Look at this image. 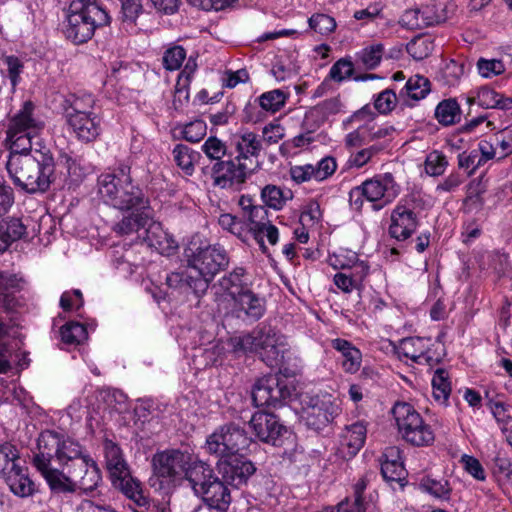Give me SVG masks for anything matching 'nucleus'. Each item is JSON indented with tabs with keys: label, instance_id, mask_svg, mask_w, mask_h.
<instances>
[{
	"label": "nucleus",
	"instance_id": "58836bf2",
	"mask_svg": "<svg viewBox=\"0 0 512 512\" xmlns=\"http://www.w3.org/2000/svg\"><path fill=\"white\" fill-rule=\"evenodd\" d=\"M111 482L116 489L137 504H141L144 500L141 483L131 476L130 470H127V475L122 474L111 478Z\"/></svg>",
	"mask_w": 512,
	"mask_h": 512
},
{
	"label": "nucleus",
	"instance_id": "423d86ee",
	"mask_svg": "<svg viewBox=\"0 0 512 512\" xmlns=\"http://www.w3.org/2000/svg\"><path fill=\"white\" fill-rule=\"evenodd\" d=\"M44 122L35 115V105L25 101L21 109L10 119L6 144L10 154L32 152V140L43 129Z\"/></svg>",
	"mask_w": 512,
	"mask_h": 512
},
{
	"label": "nucleus",
	"instance_id": "4468645a",
	"mask_svg": "<svg viewBox=\"0 0 512 512\" xmlns=\"http://www.w3.org/2000/svg\"><path fill=\"white\" fill-rule=\"evenodd\" d=\"M290 389L276 375L259 379L252 390V400L257 407L277 408L290 397Z\"/></svg>",
	"mask_w": 512,
	"mask_h": 512
},
{
	"label": "nucleus",
	"instance_id": "c03bdc74",
	"mask_svg": "<svg viewBox=\"0 0 512 512\" xmlns=\"http://www.w3.org/2000/svg\"><path fill=\"white\" fill-rule=\"evenodd\" d=\"M291 198L292 194L289 190L285 192L276 185L269 184L261 190V199L265 204L264 206L276 211L281 210L286 202Z\"/></svg>",
	"mask_w": 512,
	"mask_h": 512
},
{
	"label": "nucleus",
	"instance_id": "bf43d9fd",
	"mask_svg": "<svg viewBox=\"0 0 512 512\" xmlns=\"http://www.w3.org/2000/svg\"><path fill=\"white\" fill-rule=\"evenodd\" d=\"M203 153L210 159L216 160L217 162L223 161L222 158L225 156L227 147L224 142L215 136H210L202 145Z\"/></svg>",
	"mask_w": 512,
	"mask_h": 512
},
{
	"label": "nucleus",
	"instance_id": "6e6552de",
	"mask_svg": "<svg viewBox=\"0 0 512 512\" xmlns=\"http://www.w3.org/2000/svg\"><path fill=\"white\" fill-rule=\"evenodd\" d=\"M252 443L247 432L235 423L219 426L205 442V449L218 460L240 455L246 452Z\"/></svg>",
	"mask_w": 512,
	"mask_h": 512
},
{
	"label": "nucleus",
	"instance_id": "473e14b6",
	"mask_svg": "<svg viewBox=\"0 0 512 512\" xmlns=\"http://www.w3.org/2000/svg\"><path fill=\"white\" fill-rule=\"evenodd\" d=\"M8 485L10 491L18 497H29L34 494L36 488L30 479L28 468L24 465L12 471L2 478Z\"/></svg>",
	"mask_w": 512,
	"mask_h": 512
},
{
	"label": "nucleus",
	"instance_id": "f257e3e1",
	"mask_svg": "<svg viewBox=\"0 0 512 512\" xmlns=\"http://www.w3.org/2000/svg\"><path fill=\"white\" fill-rule=\"evenodd\" d=\"M6 169L14 184L28 193L45 192L52 183L55 165L49 152L34 149L9 155Z\"/></svg>",
	"mask_w": 512,
	"mask_h": 512
},
{
	"label": "nucleus",
	"instance_id": "ddd939ff",
	"mask_svg": "<svg viewBox=\"0 0 512 512\" xmlns=\"http://www.w3.org/2000/svg\"><path fill=\"white\" fill-rule=\"evenodd\" d=\"M290 389L276 375L259 379L252 390V400L257 407L277 408L290 397Z\"/></svg>",
	"mask_w": 512,
	"mask_h": 512
},
{
	"label": "nucleus",
	"instance_id": "2eb2a0df",
	"mask_svg": "<svg viewBox=\"0 0 512 512\" xmlns=\"http://www.w3.org/2000/svg\"><path fill=\"white\" fill-rule=\"evenodd\" d=\"M364 197L369 202H379L375 207L381 209L396 199L400 186L391 173L376 175L361 184Z\"/></svg>",
	"mask_w": 512,
	"mask_h": 512
},
{
	"label": "nucleus",
	"instance_id": "a211bd4d",
	"mask_svg": "<svg viewBox=\"0 0 512 512\" xmlns=\"http://www.w3.org/2000/svg\"><path fill=\"white\" fill-rule=\"evenodd\" d=\"M69 474H71L74 491L77 488L84 492L92 491L101 481V473L96 462L87 455L74 462L69 469Z\"/></svg>",
	"mask_w": 512,
	"mask_h": 512
},
{
	"label": "nucleus",
	"instance_id": "cd10ccee",
	"mask_svg": "<svg viewBox=\"0 0 512 512\" xmlns=\"http://www.w3.org/2000/svg\"><path fill=\"white\" fill-rule=\"evenodd\" d=\"M33 464L47 481L51 490L56 492H74L71 474L68 476L51 466V462L33 458Z\"/></svg>",
	"mask_w": 512,
	"mask_h": 512
},
{
	"label": "nucleus",
	"instance_id": "72a5a7b5",
	"mask_svg": "<svg viewBox=\"0 0 512 512\" xmlns=\"http://www.w3.org/2000/svg\"><path fill=\"white\" fill-rule=\"evenodd\" d=\"M332 347L341 353L342 356V368L346 373L354 374L361 366L362 353L355 347L351 342L336 338L331 342Z\"/></svg>",
	"mask_w": 512,
	"mask_h": 512
},
{
	"label": "nucleus",
	"instance_id": "680f3d73",
	"mask_svg": "<svg viewBox=\"0 0 512 512\" xmlns=\"http://www.w3.org/2000/svg\"><path fill=\"white\" fill-rule=\"evenodd\" d=\"M21 279L16 275L0 272V301L10 308L9 290L18 289Z\"/></svg>",
	"mask_w": 512,
	"mask_h": 512
},
{
	"label": "nucleus",
	"instance_id": "4d7b16f0",
	"mask_svg": "<svg viewBox=\"0 0 512 512\" xmlns=\"http://www.w3.org/2000/svg\"><path fill=\"white\" fill-rule=\"evenodd\" d=\"M1 224L4 226L5 237L7 238L9 245L27 235V226L20 218H8L1 222Z\"/></svg>",
	"mask_w": 512,
	"mask_h": 512
},
{
	"label": "nucleus",
	"instance_id": "774afa93",
	"mask_svg": "<svg viewBox=\"0 0 512 512\" xmlns=\"http://www.w3.org/2000/svg\"><path fill=\"white\" fill-rule=\"evenodd\" d=\"M495 137L499 147V159L512 154V126L502 128Z\"/></svg>",
	"mask_w": 512,
	"mask_h": 512
},
{
	"label": "nucleus",
	"instance_id": "f704fd0d",
	"mask_svg": "<svg viewBox=\"0 0 512 512\" xmlns=\"http://www.w3.org/2000/svg\"><path fill=\"white\" fill-rule=\"evenodd\" d=\"M166 284L172 289L192 290L197 296L203 295L208 289L205 279H197L181 272H171L166 276Z\"/></svg>",
	"mask_w": 512,
	"mask_h": 512
},
{
	"label": "nucleus",
	"instance_id": "f3484780",
	"mask_svg": "<svg viewBox=\"0 0 512 512\" xmlns=\"http://www.w3.org/2000/svg\"><path fill=\"white\" fill-rule=\"evenodd\" d=\"M339 413V405L328 395L312 398L304 411L307 425L315 430L326 427Z\"/></svg>",
	"mask_w": 512,
	"mask_h": 512
},
{
	"label": "nucleus",
	"instance_id": "3c124183",
	"mask_svg": "<svg viewBox=\"0 0 512 512\" xmlns=\"http://www.w3.org/2000/svg\"><path fill=\"white\" fill-rule=\"evenodd\" d=\"M489 407L502 432L512 426V407L499 399L490 400Z\"/></svg>",
	"mask_w": 512,
	"mask_h": 512
},
{
	"label": "nucleus",
	"instance_id": "a878e982",
	"mask_svg": "<svg viewBox=\"0 0 512 512\" xmlns=\"http://www.w3.org/2000/svg\"><path fill=\"white\" fill-rule=\"evenodd\" d=\"M144 229L145 242L160 254L170 255L176 250V241L166 231H164L159 222L153 220L152 214L149 224L146 225Z\"/></svg>",
	"mask_w": 512,
	"mask_h": 512
},
{
	"label": "nucleus",
	"instance_id": "aec40b11",
	"mask_svg": "<svg viewBox=\"0 0 512 512\" xmlns=\"http://www.w3.org/2000/svg\"><path fill=\"white\" fill-rule=\"evenodd\" d=\"M187 464V456L179 450H166L152 458L154 474L168 481L180 475Z\"/></svg>",
	"mask_w": 512,
	"mask_h": 512
},
{
	"label": "nucleus",
	"instance_id": "9d476101",
	"mask_svg": "<svg viewBox=\"0 0 512 512\" xmlns=\"http://www.w3.org/2000/svg\"><path fill=\"white\" fill-rule=\"evenodd\" d=\"M39 453L34 457L51 462L55 459L59 464L65 465L72 462V465L78 458H82L81 446L73 439L61 435L55 431H43L37 442Z\"/></svg>",
	"mask_w": 512,
	"mask_h": 512
},
{
	"label": "nucleus",
	"instance_id": "f03ea898",
	"mask_svg": "<svg viewBox=\"0 0 512 512\" xmlns=\"http://www.w3.org/2000/svg\"><path fill=\"white\" fill-rule=\"evenodd\" d=\"M130 173V166L120 164L114 172L101 174L97 180L100 197L120 211L138 210L149 204V199L133 182Z\"/></svg>",
	"mask_w": 512,
	"mask_h": 512
},
{
	"label": "nucleus",
	"instance_id": "393cba45",
	"mask_svg": "<svg viewBox=\"0 0 512 512\" xmlns=\"http://www.w3.org/2000/svg\"><path fill=\"white\" fill-rule=\"evenodd\" d=\"M75 137L85 143L95 141L101 133V118L97 113L85 114L65 120Z\"/></svg>",
	"mask_w": 512,
	"mask_h": 512
},
{
	"label": "nucleus",
	"instance_id": "052dcab7",
	"mask_svg": "<svg viewBox=\"0 0 512 512\" xmlns=\"http://www.w3.org/2000/svg\"><path fill=\"white\" fill-rule=\"evenodd\" d=\"M309 26L321 35H328L336 28V21L327 14H314L309 18Z\"/></svg>",
	"mask_w": 512,
	"mask_h": 512
},
{
	"label": "nucleus",
	"instance_id": "c85d7f7f",
	"mask_svg": "<svg viewBox=\"0 0 512 512\" xmlns=\"http://www.w3.org/2000/svg\"><path fill=\"white\" fill-rule=\"evenodd\" d=\"M96 99L89 93H78L67 95L62 104L63 116L65 120L70 117H78L85 114L96 113L95 110Z\"/></svg>",
	"mask_w": 512,
	"mask_h": 512
},
{
	"label": "nucleus",
	"instance_id": "9b49d317",
	"mask_svg": "<svg viewBox=\"0 0 512 512\" xmlns=\"http://www.w3.org/2000/svg\"><path fill=\"white\" fill-rule=\"evenodd\" d=\"M249 288H251V282L244 268L236 267L231 272L223 275L212 285L217 311L220 314L228 315L233 299Z\"/></svg>",
	"mask_w": 512,
	"mask_h": 512
},
{
	"label": "nucleus",
	"instance_id": "5fc2aeb1",
	"mask_svg": "<svg viewBox=\"0 0 512 512\" xmlns=\"http://www.w3.org/2000/svg\"><path fill=\"white\" fill-rule=\"evenodd\" d=\"M492 471L498 481L512 485V463L508 457L497 454L493 459Z\"/></svg>",
	"mask_w": 512,
	"mask_h": 512
},
{
	"label": "nucleus",
	"instance_id": "20e7f679",
	"mask_svg": "<svg viewBox=\"0 0 512 512\" xmlns=\"http://www.w3.org/2000/svg\"><path fill=\"white\" fill-rule=\"evenodd\" d=\"M232 342L235 352H255L270 367L282 364L284 354L289 351L286 336L270 326L258 327Z\"/></svg>",
	"mask_w": 512,
	"mask_h": 512
},
{
	"label": "nucleus",
	"instance_id": "1a4fd4ad",
	"mask_svg": "<svg viewBox=\"0 0 512 512\" xmlns=\"http://www.w3.org/2000/svg\"><path fill=\"white\" fill-rule=\"evenodd\" d=\"M238 205L243 211V216L247 220V233H250L263 253L267 252L264 243V235L269 244L275 245L279 239L278 228L271 223L268 210L264 205H256L252 197L242 195L238 200Z\"/></svg>",
	"mask_w": 512,
	"mask_h": 512
},
{
	"label": "nucleus",
	"instance_id": "49530a36",
	"mask_svg": "<svg viewBox=\"0 0 512 512\" xmlns=\"http://www.w3.org/2000/svg\"><path fill=\"white\" fill-rule=\"evenodd\" d=\"M173 158L176 165L182 169L186 175H192L194 172V163L200 156L199 153L184 144H177L173 151Z\"/></svg>",
	"mask_w": 512,
	"mask_h": 512
},
{
	"label": "nucleus",
	"instance_id": "69168bd1",
	"mask_svg": "<svg viewBox=\"0 0 512 512\" xmlns=\"http://www.w3.org/2000/svg\"><path fill=\"white\" fill-rule=\"evenodd\" d=\"M186 58V50L182 46H173L163 55V65L167 70H178Z\"/></svg>",
	"mask_w": 512,
	"mask_h": 512
},
{
	"label": "nucleus",
	"instance_id": "8fccbe9b",
	"mask_svg": "<svg viewBox=\"0 0 512 512\" xmlns=\"http://www.w3.org/2000/svg\"><path fill=\"white\" fill-rule=\"evenodd\" d=\"M408 54L415 60L427 58L434 49V42L430 37L418 36L412 39L406 46Z\"/></svg>",
	"mask_w": 512,
	"mask_h": 512
},
{
	"label": "nucleus",
	"instance_id": "b1692460",
	"mask_svg": "<svg viewBox=\"0 0 512 512\" xmlns=\"http://www.w3.org/2000/svg\"><path fill=\"white\" fill-rule=\"evenodd\" d=\"M255 435L263 442L275 444L285 430L277 417L267 412H256L249 422Z\"/></svg>",
	"mask_w": 512,
	"mask_h": 512
},
{
	"label": "nucleus",
	"instance_id": "6ab92c4d",
	"mask_svg": "<svg viewBox=\"0 0 512 512\" xmlns=\"http://www.w3.org/2000/svg\"><path fill=\"white\" fill-rule=\"evenodd\" d=\"M217 470L227 484L238 487L247 482L256 468L251 461L233 456L218 460Z\"/></svg>",
	"mask_w": 512,
	"mask_h": 512
},
{
	"label": "nucleus",
	"instance_id": "f8f14e48",
	"mask_svg": "<svg viewBox=\"0 0 512 512\" xmlns=\"http://www.w3.org/2000/svg\"><path fill=\"white\" fill-rule=\"evenodd\" d=\"M186 255L188 266L200 275L197 279H205L208 285L213 277L229 264L226 250L219 245L197 247L195 250L189 248Z\"/></svg>",
	"mask_w": 512,
	"mask_h": 512
},
{
	"label": "nucleus",
	"instance_id": "37998d69",
	"mask_svg": "<svg viewBox=\"0 0 512 512\" xmlns=\"http://www.w3.org/2000/svg\"><path fill=\"white\" fill-rule=\"evenodd\" d=\"M435 117L444 126H450L460 121L461 109L456 99H445L435 109Z\"/></svg>",
	"mask_w": 512,
	"mask_h": 512
},
{
	"label": "nucleus",
	"instance_id": "2f4dec72",
	"mask_svg": "<svg viewBox=\"0 0 512 512\" xmlns=\"http://www.w3.org/2000/svg\"><path fill=\"white\" fill-rule=\"evenodd\" d=\"M103 451L105 466L110 478L122 474L127 475V470H129L128 463L119 445L110 439H105L103 441Z\"/></svg>",
	"mask_w": 512,
	"mask_h": 512
},
{
	"label": "nucleus",
	"instance_id": "4be33fe9",
	"mask_svg": "<svg viewBox=\"0 0 512 512\" xmlns=\"http://www.w3.org/2000/svg\"><path fill=\"white\" fill-rule=\"evenodd\" d=\"M389 234L398 241H404L411 237L419 224L413 209L398 203L390 216Z\"/></svg>",
	"mask_w": 512,
	"mask_h": 512
},
{
	"label": "nucleus",
	"instance_id": "bb28decb",
	"mask_svg": "<svg viewBox=\"0 0 512 512\" xmlns=\"http://www.w3.org/2000/svg\"><path fill=\"white\" fill-rule=\"evenodd\" d=\"M131 211L132 213L123 216L121 220L112 226V231L118 236L132 235L149 224L152 211L149 204L145 208Z\"/></svg>",
	"mask_w": 512,
	"mask_h": 512
},
{
	"label": "nucleus",
	"instance_id": "338daca9",
	"mask_svg": "<svg viewBox=\"0 0 512 512\" xmlns=\"http://www.w3.org/2000/svg\"><path fill=\"white\" fill-rule=\"evenodd\" d=\"M206 131V123L203 120L197 119L184 126L182 135L186 141L196 143L204 138Z\"/></svg>",
	"mask_w": 512,
	"mask_h": 512
},
{
	"label": "nucleus",
	"instance_id": "09e8293b",
	"mask_svg": "<svg viewBox=\"0 0 512 512\" xmlns=\"http://www.w3.org/2000/svg\"><path fill=\"white\" fill-rule=\"evenodd\" d=\"M61 340L70 345H78L84 342L87 337L86 327L78 322H68L60 329Z\"/></svg>",
	"mask_w": 512,
	"mask_h": 512
},
{
	"label": "nucleus",
	"instance_id": "0e129e2a",
	"mask_svg": "<svg viewBox=\"0 0 512 512\" xmlns=\"http://www.w3.org/2000/svg\"><path fill=\"white\" fill-rule=\"evenodd\" d=\"M60 163L66 168L71 182L78 183L84 179L86 172L78 160L72 158L67 153H63L60 155Z\"/></svg>",
	"mask_w": 512,
	"mask_h": 512
},
{
	"label": "nucleus",
	"instance_id": "e433bc0d",
	"mask_svg": "<svg viewBox=\"0 0 512 512\" xmlns=\"http://www.w3.org/2000/svg\"><path fill=\"white\" fill-rule=\"evenodd\" d=\"M354 272L347 274L344 272L336 273L333 282L338 289L344 293H351L354 289H358L364 278L367 276L369 268L361 262L354 267Z\"/></svg>",
	"mask_w": 512,
	"mask_h": 512
},
{
	"label": "nucleus",
	"instance_id": "5701e85b",
	"mask_svg": "<svg viewBox=\"0 0 512 512\" xmlns=\"http://www.w3.org/2000/svg\"><path fill=\"white\" fill-rule=\"evenodd\" d=\"M232 145L237 155L236 160L245 161L252 167L262 151V142L258 135L249 130H240L232 136Z\"/></svg>",
	"mask_w": 512,
	"mask_h": 512
},
{
	"label": "nucleus",
	"instance_id": "c756f323",
	"mask_svg": "<svg viewBox=\"0 0 512 512\" xmlns=\"http://www.w3.org/2000/svg\"><path fill=\"white\" fill-rule=\"evenodd\" d=\"M381 473L388 482H399L404 479L405 468L397 447H387L381 456Z\"/></svg>",
	"mask_w": 512,
	"mask_h": 512
},
{
	"label": "nucleus",
	"instance_id": "de8ad7c7",
	"mask_svg": "<svg viewBox=\"0 0 512 512\" xmlns=\"http://www.w3.org/2000/svg\"><path fill=\"white\" fill-rule=\"evenodd\" d=\"M433 397L440 404H445L451 393V383L449 381L448 372L439 368L434 372L432 377Z\"/></svg>",
	"mask_w": 512,
	"mask_h": 512
},
{
	"label": "nucleus",
	"instance_id": "864d4df0",
	"mask_svg": "<svg viewBox=\"0 0 512 512\" xmlns=\"http://www.w3.org/2000/svg\"><path fill=\"white\" fill-rule=\"evenodd\" d=\"M448 167L446 156L438 150L431 151L425 159V171L430 176L442 175Z\"/></svg>",
	"mask_w": 512,
	"mask_h": 512
},
{
	"label": "nucleus",
	"instance_id": "a19ab883",
	"mask_svg": "<svg viewBox=\"0 0 512 512\" xmlns=\"http://www.w3.org/2000/svg\"><path fill=\"white\" fill-rule=\"evenodd\" d=\"M426 345H431V338L408 337L400 341L398 352L419 364L424 351H426Z\"/></svg>",
	"mask_w": 512,
	"mask_h": 512
},
{
	"label": "nucleus",
	"instance_id": "ea45409f",
	"mask_svg": "<svg viewBox=\"0 0 512 512\" xmlns=\"http://www.w3.org/2000/svg\"><path fill=\"white\" fill-rule=\"evenodd\" d=\"M17 447L9 442L0 444V478L24 465Z\"/></svg>",
	"mask_w": 512,
	"mask_h": 512
},
{
	"label": "nucleus",
	"instance_id": "412c9836",
	"mask_svg": "<svg viewBox=\"0 0 512 512\" xmlns=\"http://www.w3.org/2000/svg\"><path fill=\"white\" fill-rule=\"evenodd\" d=\"M265 313V302L249 288L231 302L229 314L244 321L254 322Z\"/></svg>",
	"mask_w": 512,
	"mask_h": 512
},
{
	"label": "nucleus",
	"instance_id": "0eeeda50",
	"mask_svg": "<svg viewBox=\"0 0 512 512\" xmlns=\"http://www.w3.org/2000/svg\"><path fill=\"white\" fill-rule=\"evenodd\" d=\"M391 413L402 439L415 447L433 444L435 433L414 406L407 402H396Z\"/></svg>",
	"mask_w": 512,
	"mask_h": 512
},
{
	"label": "nucleus",
	"instance_id": "a18cd8bd",
	"mask_svg": "<svg viewBox=\"0 0 512 512\" xmlns=\"http://www.w3.org/2000/svg\"><path fill=\"white\" fill-rule=\"evenodd\" d=\"M420 488L431 496L444 501H448L452 493L449 481L444 478L435 479L426 476L421 480Z\"/></svg>",
	"mask_w": 512,
	"mask_h": 512
},
{
	"label": "nucleus",
	"instance_id": "6e6d98bb",
	"mask_svg": "<svg viewBox=\"0 0 512 512\" xmlns=\"http://www.w3.org/2000/svg\"><path fill=\"white\" fill-rule=\"evenodd\" d=\"M383 53L384 46L381 43H376L362 49L359 59L367 69H374L380 64Z\"/></svg>",
	"mask_w": 512,
	"mask_h": 512
},
{
	"label": "nucleus",
	"instance_id": "c9c22d12",
	"mask_svg": "<svg viewBox=\"0 0 512 512\" xmlns=\"http://www.w3.org/2000/svg\"><path fill=\"white\" fill-rule=\"evenodd\" d=\"M367 428L364 422L357 421L347 425L341 435V444L348 448L350 455H356L366 440Z\"/></svg>",
	"mask_w": 512,
	"mask_h": 512
},
{
	"label": "nucleus",
	"instance_id": "13d9d810",
	"mask_svg": "<svg viewBox=\"0 0 512 512\" xmlns=\"http://www.w3.org/2000/svg\"><path fill=\"white\" fill-rule=\"evenodd\" d=\"M286 102V95L283 91L276 89L262 94L259 98L260 106L271 112L280 110Z\"/></svg>",
	"mask_w": 512,
	"mask_h": 512
},
{
	"label": "nucleus",
	"instance_id": "39448f33",
	"mask_svg": "<svg viewBox=\"0 0 512 512\" xmlns=\"http://www.w3.org/2000/svg\"><path fill=\"white\" fill-rule=\"evenodd\" d=\"M186 479L190 483L195 494L201 496L203 501L211 509L225 512L230 503V490L214 475L213 469L202 461L192 463L186 469Z\"/></svg>",
	"mask_w": 512,
	"mask_h": 512
},
{
	"label": "nucleus",
	"instance_id": "dca6fc26",
	"mask_svg": "<svg viewBox=\"0 0 512 512\" xmlns=\"http://www.w3.org/2000/svg\"><path fill=\"white\" fill-rule=\"evenodd\" d=\"M254 170L245 161L234 159L216 162L212 167V179L215 186L222 189L243 184Z\"/></svg>",
	"mask_w": 512,
	"mask_h": 512
},
{
	"label": "nucleus",
	"instance_id": "603ef678",
	"mask_svg": "<svg viewBox=\"0 0 512 512\" xmlns=\"http://www.w3.org/2000/svg\"><path fill=\"white\" fill-rule=\"evenodd\" d=\"M218 223L224 230L235 235L240 240L246 241L248 234L246 224L236 216L229 213L221 214Z\"/></svg>",
	"mask_w": 512,
	"mask_h": 512
},
{
	"label": "nucleus",
	"instance_id": "7c9ffc66",
	"mask_svg": "<svg viewBox=\"0 0 512 512\" xmlns=\"http://www.w3.org/2000/svg\"><path fill=\"white\" fill-rule=\"evenodd\" d=\"M196 70V59L189 57L183 70L178 75L174 89L173 106L176 110L181 109L185 104L188 103L189 86Z\"/></svg>",
	"mask_w": 512,
	"mask_h": 512
},
{
	"label": "nucleus",
	"instance_id": "79ce46f5",
	"mask_svg": "<svg viewBox=\"0 0 512 512\" xmlns=\"http://www.w3.org/2000/svg\"><path fill=\"white\" fill-rule=\"evenodd\" d=\"M430 92V81L421 75L410 77L404 88L400 91L399 97H407L415 101L425 98Z\"/></svg>",
	"mask_w": 512,
	"mask_h": 512
},
{
	"label": "nucleus",
	"instance_id": "e2e57ef3",
	"mask_svg": "<svg viewBox=\"0 0 512 512\" xmlns=\"http://www.w3.org/2000/svg\"><path fill=\"white\" fill-rule=\"evenodd\" d=\"M121 19L123 22L134 24L143 12V0H120Z\"/></svg>",
	"mask_w": 512,
	"mask_h": 512
},
{
	"label": "nucleus",
	"instance_id": "7ed1b4c3",
	"mask_svg": "<svg viewBox=\"0 0 512 512\" xmlns=\"http://www.w3.org/2000/svg\"><path fill=\"white\" fill-rule=\"evenodd\" d=\"M109 23V14L97 0H73L66 11L62 31L74 44H82L93 37L98 27Z\"/></svg>",
	"mask_w": 512,
	"mask_h": 512
},
{
	"label": "nucleus",
	"instance_id": "4c0bfd02",
	"mask_svg": "<svg viewBox=\"0 0 512 512\" xmlns=\"http://www.w3.org/2000/svg\"><path fill=\"white\" fill-rule=\"evenodd\" d=\"M475 102L485 109H512V98L505 97L488 86H483L478 89Z\"/></svg>",
	"mask_w": 512,
	"mask_h": 512
}]
</instances>
